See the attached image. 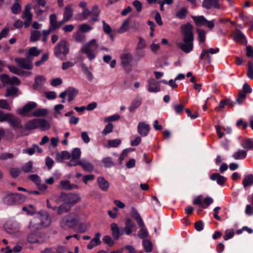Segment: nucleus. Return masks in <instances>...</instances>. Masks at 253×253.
<instances>
[{
  "instance_id": "44",
  "label": "nucleus",
  "mask_w": 253,
  "mask_h": 253,
  "mask_svg": "<svg viewBox=\"0 0 253 253\" xmlns=\"http://www.w3.org/2000/svg\"><path fill=\"white\" fill-rule=\"evenodd\" d=\"M41 36V34L40 31L36 30L33 31L30 36V41L31 42H36L40 39V38Z\"/></svg>"
},
{
  "instance_id": "49",
  "label": "nucleus",
  "mask_w": 253,
  "mask_h": 253,
  "mask_svg": "<svg viewBox=\"0 0 253 253\" xmlns=\"http://www.w3.org/2000/svg\"><path fill=\"white\" fill-rule=\"evenodd\" d=\"M114 126L112 123H109L106 125L105 128L103 130L102 133L104 135H106L108 133H111L113 131Z\"/></svg>"
},
{
  "instance_id": "27",
  "label": "nucleus",
  "mask_w": 253,
  "mask_h": 253,
  "mask_svg": "<svg viewBox=\"0 0 253 253\" xmlns=\"http://www.w3.org/2000/svg\"><path fill=\"white\" fill-rule=\"evenodd\" d=\"M99 187L103 191H107L109 187V183L103 177H99L97 180Z\"/></svg>"
},
{
  "instance_id": "39",
  "label": "nucleus",
  "mask_w": 253,
  "mask_h": 253,
  "mask_svg": "<svg viewBox=\"0 0 253 253\" xmlns=\"http://www.w3.org/2000/svg\"><path fill=\"white\" fill-rule=\"evenodd\" d=\"M242 146L247 150L253 149V141L250 138L245 139L242 143Z\"/></svg>"
},
{
  "instance_id": "33",
  "label": "nucleus",
  "mask_w": 253,
  "mask_h": 253,
  "mask_svg": "<svg viewBox=\"0 0 253 253\" xmlns=\"http://www.w3.org/2000/svg\"><path fill=\"white\" fill-rule=\"evenodd\" d=\"M41 53V50H38L36 46L29 48L28 52L25 55L26 58L32 59L31 57H37Z\"/></svg>"
},
{
  "instance_id": "57",
  "label": "nucleus",
  "mask_w": 253,
  "mask_h": 253,
  "mask_svg": "<svg viewBox=\"0 0 253 253\" xmlns=\"http://www.w3.org/2000/svg\"><path fill=\"white\" fill-rule=\"evenodd\" d=\"M103 24V30L105 33L108 35H110L112 33V28L110 25L107 24L104 20L102 21Z\"/></svg>"
},
{
  "instance_id": "62",
  "label": "nucleus",
  "mask_w": 253,
  "mask_h": 253,
  "mask_svg": "<svg viewBox=\"0 0 253 253\" xmlns=\"http://www.w3.org/2000/svg\"><path fill=\"white\" fill-rule=\"evenodd\" d=\"M66 199V193L61 192L60 195L56 196L55 201L56 203L59 204L64 202L65 203Z\"/></svg>"
},
{
  "instance_id": "1",
  "label": "nucleus",
  "mask_w": 253,
  "mask_h": 253,
  "mask_svg": "<svg viewBox=\"0 0 253 253\" xmlns=\"http://www.w3.org/2000/svg\"><path fill=\"white\" fill-rule=\"evenodd\" d=\"M193 29V25L190 23H187L181 26V33L183 36L184 43H179L178 46L186 53L190 52L193 49L194 40Z\"/></svg>"
},
{
  "instance_id": "23",
  "label": "nucleus",
  "mask_w": 253,
  "mask_h": 253,
  "mask_svg": "<svg viewBox=\"0 0 253 253\" xmlns=\"http://www.w3.org/2000/svg\"><path fill=\"white\" fill-rule=\"evenodd\" d=\"M211 180H216L219 185H223L226 181V178L218 173H212L210 176Z\"/></svg>"
},
{
  "instance_id": "31",
  "label": "nucleus",
  "mask_w": 253,
  "mask_h": 253,
  "mask_svg": "<svg viewBox=\"0 0 253 253\" xmlns=\"http://www.w3.org/2000/svg\"><path fill=\"white\" fill-rule=\"evenodd\" d=\"M38 128L42 131L48 130L50 128L49 123L44 119H38Z\"/></svg>"
},
{
  "instance_id": "38",
  "label": "nucleus",
  "mask_w": 253,
  "mask_h": 253,
  "mask_svg": "<svg viewBox=\"0 0 253 253\" xmlns=\"http://www.w3.org/2000/svg\"><path fill=\"white\" fill-rule=\"evenodd\" d=\"M142 245L146 253H150L152 252L153 244L150 240L144 239L142 241Z\"/></svg>"
},
{
  "instance_id": "56",
  "label": "nucleus",
  "mask_w": 253,
  "mask_h": 253,
  "mask_svg": "<svg viewBox=\"0 0 253 253\" xmlns=\"http://www.w3.org/2000/svg\"><path fill=\"white\" fill-rule=\"evenodd\" d=\"M103 242L108 245L109 247L113 246L115 242L112 240V238L109 235H105L102 239Z\"/></svg>"
},
{
  "instance_id": "6",
  "label": "nucleus",
  "mask_w": 253,
  "mask_h": 253,
  "mask_svg": "<svg viewBox=\"0 0 253 253\" xmlns=\"http://www.w3.org/2000/svg\"><path fill=\"white\" fill-rule=\"evenodd\" d=\"M26 200V197L19 193H10L6 195L3 198V203L7 205L20 204Z\"/></svg>"
},
{
  "instance_id": "13",
  "label": "nucleus",
  "mask_w": 253,
  "mask_h": 253,
  "mask_svg": "<svg viewBox=\"0 0 253 253\" xmlns=\"http://www.w3.org/2000/svg\"><path fill=\"white\" fill-rule=\"evenodd\" d=\"M57 16L55 13L49 15V23L54 30L59 29L65 22L68 21L64 20L63 18L62 20L57 22Z\"/></svg>"
},
{
  "instance_id": "64",
  "label": "nucleus",
  "mask_w": 253,
  "mask_h": 253,
  "mask_svg": "<svg viewBox=\"0 0 253 253\" xmlns=\"http://www.w3.org/2000/svg\"><path fill=\"white\" fill-rule=\"evenodd\" d=\"M91 15L90 10H88L87 8L83 9L82 12L81 13V19L82 20H86L87 19L88 17Z\"/></svg>"
},
{
  "instance_id": "37",
  "label": "nucleus",
  "mask_w": 253,
  "mask_h": 253,
  "mask_svg": "<svg viewBox=\"0 0 253 253\" xmlns=\"http://www.w3.org/2000/svg\"><path fill=\"white\" fill-rule=\"evenodd\" d=\"M48 114V111L46 109L40 108L33 112L32 115L34 117H45Z\"/></svg>"
},
{
  "instance_id": "59",
  "label": "nucleus",
  "mask_w": 253,
  "mask_h": 253,
  "mask_svg": "<svg viewBox=\"0 0 253 253\" xmlns=\"http://www.w3.org/2000/svg\"><path fill=\"white\" fill-rule=\"evenodd\" d=\"M92 29V27L89 25L84 23L79 26V30L83 33H86Z\"/></svg>"
},
{
  "instance_id": "4",
  "label": "nucleus",
  "mask_w": 253,
  "mask_h": 253,
  "mask_svg": "<svg viewBox=\"0 0 253 253\" xmlns=\"http://www.w3.org/2000/svg\"><path fill=\"white\" fill-rule=\"evenodd\" d=\"M69 43L66 40H61L53 48L54 55L61 60H64V57L69 53Z\"/></svg>"
},
{
  "instance_id": "54",
  "label": "nucleus",
  "mask_w": 253,
  "mask_h": 253,
  "mask_svg": "<svg viewBox=\"0 0 253 253\" xmlns=\"http://www.w3.org/2000/svg\"><path fill=\"white\" fill-rule=\"evenodd\" d=\"M234 235V231L233 229H227L225 232V235L223 236L224 240L227 241L231 239Z\"/></svg>"
},
{
  "instance_id": "12",
  "label": "nucleus",
  "mask_w": 253,
  "mask_h": 253,
  "mask_svg": "<svg viewBox=\"0 0 253 253\" xmlns=\"http://www.w3.org/2000/svg\"><path fill=\"white\" fill-rule=\"evenodd\" d=\"M6 122L8 123L13 129H22L23 126L21 120L11 114V116L8 117Z\"/></svg>"
},
{
  "instance_id": "5",
  "label": "nucleus",
  "mask_w": 253,
  "mask_h": 253,
  "mask_svg": "<svg viewBox=\"0 0 253 253\" xmlns=\"http://www.w3.org/2000/svg\"><path fill=\"white\" fill-rule=\"evenodd\" d=\"M79 221V217L77 214L70 213L62 218L60 221V226L65 229L74 228L78 225Z\"/></svg>"
},
{
  "instance_id": "58",
  "label": "nucleus",
  "mask_w": 253,
  "mask_h": 253,
  "mask_svg": "<svg viewBox=\"0 0 253 253\" xmlns=\"http://www.w3.org/2000/svg\"><path fill=\"white\" fill-rule=\"evenodd\" d=\"M0 108L6 110H11V107L7 101L4 99H0Z\"/></svg>"
},
{
  "instance_id": "14",
  "label": "nucleus",
  "mask_w": 253,
  "mask_h": 253,
  "mask_svg": "<svg viewBox=\"0 0 253 253\" xmlns=\"http://www.w3.org/2000/svg\"><path fill=\"white\" fill-rule=\"evenodd\" d=\"M142 101L143 99L141 97L139 96H136L133 99L128 107L129 111L132 113H134L136 110L141 105Z\"/></svg>"
},
{
  "instance_id": "52",
  "label": "nucleus",
  "mask_w": 253,
  "mask_h": 253,
  "mask_svg": "<svg viewBox=\"0 0 253 253\" xmlns=\"http://www.w3.org/2000/svg\"><path fill=\"white\" fill-rule=\"evenodd\" d=\"M184 106L182 104L175 105L173 107V110L176 114L180 115L184 110Z\"/></svg>"
},
{
  "instance_id": "28",
  "label": "nucleus",
  "mask_w": 253,
  "mask_h": 253,
  "mask_svg": "<svg viewBox=\"0 0 253 253\" xmlns=\"http://www.w3.org/2000/svg\"><path fill=\"white\" fill-rule=\"evenodd\" d=\"M79 166H81L84 170L87 172H91L94 169L93 165L86 160H83L79 161Z\"/></svg>"
},
{
  "instance_id": "22",
  "label": "nucleus",
  "mask_w": 253,
  "mask_h": 253,
  "mask_svg": "<svg viewBox=\"0 0 253 253\" xmlns=\"http://www.w3.org/2000/svg\"><path fill=\"white\" fill-rule=\"evenodd\" d=\"M61 188L66 190H71L72 189H77L79 186L75 184H71L69 180H61L60 181Z\"/></svg>"
},
{
  "instance_id": "3",
  "label": "nucleus",
  "mask_w": 253,
  "mask_h": 253,
  "mask_svg": "<svg viewBox=\"0 0 253 253\" xmlns=\"http://www.w3.org/2000/svg\"><path fill=\"white\" fill-rule=\"evenodd\" d=\"M51 223V219L49 213L46 211H40L37 216L30 221L29 227L31 231L41 230L49 226Z\"/></svg>"
},
{
  "instance_id": "50",
  "label": "nucleus",
  "mask_w": 253,
  "mask_h": 253,
  "mask_svg": "<svg viewBox=\"0 0 253 253\" xmlns=\"http://www.w3.org/2000/svg\"><path fill=\"white\" fill-rule=\"evenodd\" d=\"M121 143L120 139H111L108 141V145L110 147H117Z\"/></svg>"
},
{
  "instance_id": "53",
  "label": "nucleus",
  "mask_w": 253,
  "mask_h": 253,
  "mask_svg": "<svg viewBox=\"0 0 253 253\" xmlns=\"http://www.w3.org/2000/svg\"><path fill=\"white\" fill-rule=\"evenodd\" d=\"M10 116H11V113H5L2 110L0 109V123L6 122L8 117Z\"/></svg>"
},
{
  "instance_id": "21",
  "label": "nucleus",
  "mask_w": 253,
  "mask_h": 253,
  "mask_svg": "<svg viewBox=\"0 0 253 253\" xmlns=\"http://www.w3.org/2000/svg\"><path fill=\"white\" fill-rule=\"evenodd\" d=\"M235 104L236 102L232 101L230 99H222L220 101L218 106L215 108V110L216 111H220L226 105L232 108Z\"/></svg>"
},
{
  "instance_id": "60",
  "label": "nucleus",
  "mask_w": 253,
  "mask_h": 253,
  "mask_svg": "<svg viewBox=\"0 0 253 253\" xmlns=\"http://www.w3.org/2000/svg\"><path fill=\"white\" fill-rule=\"evenodd\" d=\"M28 178L35 183L36 185L41 182V179L38 174H31L28 176Z\"/></svg>"
},
{
  "instance_id": "18",
  "label": "nucleus",
  "mask_w": 253,
  "mask_h": 253,
  "mask_svg": "<svg viewBox=\"0 0 253 253\" xmlns=\"http://www.w3.org/2000/svg\"><path fill=\"white\" fill-rule=\"evenodd\" d=\"M148 84H149L148 87V91L150 92H157L160 90L159 83L154 78L149 79Z\"/></svg>"
},
{
  "instance_id": "46",
  "label": "nucleus",
  "mask_w": 253,
  "mask_h": 253,
  "mask_svg": "<svg viewBox=\"0 0 253 253\" xmlns=\"http://www.w3.org/2000/svg\"><path fill=\"white\" fill-rule=\"evenodd\" d=\"M81 156V151L79 148H75L72 151L71 154V158L73 159H79Z\"/></svg>"
},
{
  "instance_id": "15",
  "label": "nucleus",
  "mask_w": 253,
  "mask_h": 253,
  "mask_svg": "<svg viewBox=\"0 0 253 253\" xmlns=\"http://www.w3.org/2000/svg\"><path fill=\"white\" fill-rule=\"evenodd\" d=\"M150 130V126L149 125L144 122H140L137 126L138 133L142 136H146Z\"/></svg>"
},
{
  "instance_id": "10",
  "label": "nucleus",
  "mask_w": 253,
  "mask_h": 253,
  "mask_svg": "<svg viewBox=\"0 0 253 253\" xmlns=\"http://www.w3.org/2000/svg\"><path fill=\"white\" fill-rule=\"evenodd\" d=\"M213 199L210 197H206L203 201L201 196H197L193 201L194 205H198L203 209H207L213 203Z\"/></svg>"
},
{
  "instance_id": "25",
  "label": "nucleus",
  "mask_w": 253,
  "mask_h": 253,
  "mask_svg": "<svg viewBox=\"0 0 253 253\" xmlns=\"http://www.w3.org/2000/svg\"><path fill=\"white\" fill-rule=\"evenodd\" d=\"M91 14L92 17L89 20V22H96L99 20L98 17L100 14V11L99 10V6L97 5H95L92 7Z\"/></svg>"
},
{
  "instance_id": "2",
  "label": "nucleus",
  "mask_w": 253,
  "mask_h": 253,
  "mask_svg": "<svg viewBox=\"0 0 253 253\" xmlns=\"http://www.w3.org/2000/svg\"><path fill=\"white\" fill-rule=\"evenodd\" d=\"M125 224V226L124 228H120L116 223H112L111 224V230L112 233V237L114 240H117L124 233L127 235H130L133 229L136 227L134 222L130 218H126V219Z\"/></svg>"
},
{
  "instance_id": "7",
  "label": "nucleus",
  "mask_w": 253,
  "mask_h": 253,
  "mask_svg": "<svg viewBox=\"0 0 253 253\" xmlns=\"http://www.w3.org/2000/svg\"><path fill=\"white\" fill-rule=\"evenodd\" d=\"M97 46L96 41L92 39L81 49V52L85 53L89 60H92L95 58V55L91 48L94 47L96 48Z\"/></svg>"
},
{
  "instance_id": "30",
  "label": "nucleus",
  "mask_w": 253,
  "mask_h": 253,
  "mask_svg": "<svg viewBox=\"0 0 253 253\" xmlns=\"http://www.w3.org/2000/svg\"><path fill=\"white\" fill-rule=\"evenodd\" d=\"M192 18L194 20L195 24L199 27L206 26V22H208V20H207L203 15L198 16H192Z\"/></svg>"
},
{
  "instance_id": "34",
  "label": "nucleus",
  "mask_w": 253,
  "mask_h": 253,
  "mask_svg": "<svg viewBox=\"0 0 253 253\" xmlns=\"http://www.w3.org/2000/svg\"><path fill=\"white\" fill-rule=\"evenodd\" d=\"M71 207V205H69L67 203H63L59 207H58L57 214L58 215H60L63 212H68L70 211Z\"/></svg>"
},
{
  "instance_id": "29",
  "label": "nucleus",
  "mask_w": 253,
  "mask_h": 253,
  "mask_svg": "<svg viewBox=\"0 0 253 253\" xmlns=\"http://www.w3.org/2000/svg\"><path fill=\"white\" fill-rule=\"evenodd\" d=\"M73 11L72 5L71 4L67 5L65 7V11L63 14L64 20L69 21L73 16Z\"/></svg>"
},
{
  "instance_id": "35",
  "label": "nucleus",
  "mask_w": 253,
  "mask_h": 253,
  "mask_svg": "<svg viewBox=\"0 0 253 253\" xmlns=\"http://www.w3.org/2000/svg\"><path fill=\"white\" fill-rule=\"evenodd\" d=\"M243 185L244 188L253 185V175L252 174L245 175L243 180Z\"/></svg>"
},
{
  "instance_id": "11",
  "label": "nucleus",
  "mask_w": 253,
  "mask_h": 253,
  "mask_svg": "<svg viewBox=\"0 0 253 253\" xmlns=\"http://www.w3.org/2000/svg\"><path fill=\"white\" fill-rule=\"evenodd\" d=\"M121 64L124 69L127 72H129L131 69L130 63L132 61L133 57L131 53H126L123 54L121 57Z\"/></svg>"
},
{
  "instance_id": "8",
  "label": "nucleus",
  "mask_w": 253,
  "mask_h": 253,
  "mask_svg": "<svg viewBox=\"0 0 253 253\" xmlns=\"http://www.w3.org/2000/svg\"><path fill=\"white\" fill-rule=\"evenodd\" d=\"M46 240V236L44 234L41 233H32L28 235L27 241L30 243L42 244Z\"/></svg>"
},
{
  "instance_id": "9",
  "label": "nucleus",
  "mask_w": 253,
  "mask_h": 253,
  "mask_svg": "<svg viewBox=\"0 0 253 253\" xmlns=\"http://www.w3.org/2000/svg\"><path fill=\"white\" fill-rule=\"evenodd\" d=\"M32 61V59H29L26 57L25 58L17 57L15 58V61L20 68L30 70L33 68Z\"/></svg>"
},
{
  "instance_id": "42",
  "label": "nucleus",
  "mask_w": 253,
  "mask_h": 253,
  "mask_svg": "<svg viewBox=\"0 0 253 253\" xmlns=\"http://www.w3.org/2000/svg\"><path fill=\"white\" fill-rule=\"evenodd\" d=\"M33 164V163L32 161H30L28 162L22 167V170L25 173L33 172L32 170Z\"/></svg>"
},
{
  "instance_id": "51",
  "label": "nucleus",
  "mask_w": 253,
  "mask_h": 253,
  "mask_svg": "<svg viewBox=\"0 0 253 253\" xmlns=\"http://www.w3.org/2000/svg\"><path fill=\"white\" fill-rule=\"evenodd\" d=\"M247 76L249 78L253 80V63L249 61L248 63Z\"/></svg>"
},
{
  "instance_id": "26",
  "label": "nucleus",
  "mask_w": 253,
  "mask_h": 253,
  "mask_svg": "<svg viewBox=\"0 0 253 253\" xmlns=\"http://www.w3.org/2000/svg\"><path fill=\"white\" fill-rule=\"evenodd\" d=\"M234 40L236 42H241L244 45L247 44V40L245 35L239 29L235 31Z\"/></svg>"
},
{
  "instance_id": "32",
  "label": "nucleus",
  "mask_w": 253,
  "mask_h": 253,
  "mask_svg": "<svg viewBox=\"0 0 253 253\" xmlns=\"http://www.w3.org/2000/svg\"><path fill=\"white\" fill-rule=\"evenodd\" d=\"M68 98V100L69 102L73 101L78 94V90L73 87H68L67 88Z\"/></svg>"
},
{
  "instance_id": "63",
  "label": "nucleus",
  "mask_w": 253,
  "mask_h": 253,
  "mask_svg": "<svg viewBox=\"0 0 253 253\" xmlns=\"http://www.w3.org/2000/svg\"><path fill=\"white\" fill-rule=\"evenodd\" d=\"M7 67L11 73L18 75H20V70L15 66L7 65Z\"/></svg>"
},
{
  "instance_id": "40",
  "label": "nucleus",
  "mask_w": 253,
  "mask_h": 253,
  "mask_svg": "<svg viewBox=\"0 0 253 253\" xmlns=\"http://www.w3.org/2000/svg\"><path fill=\"white\" fill-rule=\"evenodd\" d=\"M196 31L198 34L199 42L205 43L206 41V32L204 30L200 29H197Z\"/></svg>"
},
{
  "instance_id": "24",
  "label": "nucleus",
  "mask_w": 253,
  "mask_h": 253,
  "mask_svg": "<svg viewBox=\"0 0 253 253\" xmlns=\"http://www.w3.org/2000/svg\"><path fill=\"white\" fill-rule=\"evenodd\" d=\"M37 106V104L35 102H29L26 104L20 110L19 113L21 115L25 114L35 109Z\"/></svg>"
},
{
  "instance_id": "47",
  "label": "nucleus",
  "mask_w": 253,
  "mask_h": 253,
  "mask_svg": "<svg viewBox=\"0 0 253 253\" xmlns=\"http://www.w3.org/2000/svg\"><path fill=\"white\" fill-rule=\"evenodd\" d=\"M144 227L145 226L143 227H140L141 229L138 233V237L141 239H143V240L145 239V238H146L149 235L148 230Z\"/></svg>"
},
{
  "instance_id": "45",
  "label": "nucleus",
  "mask_w": 253,
  "mask_h": 253,
  "mask_svg": "<svg viewBox=\"0 0 253 253\" xmlns=\"http://www.w3.org/2000/svg\"><path fill=\"white\" fill-rule=\"evenodd\" d=\"M18 92V88L14 87L11 86L7 88L6 90V93L5 94V97H8L12 95H15Z\"/></svg>"
},
{
  "instance_id": "16",
  "label": "nucleus",
  "mask_w": 253,
  "mask_h": 253,
  "mask_svg": "<svg viewBox=\"0 0 253 253\" xmlns=\"http://www.w3.org/2000/svg\"><path fill=\"white\" fill-rule=\"evenodd\" d=\"M202 6L207 9L212 7L219 9L220 8L219 0H204Z\"/></svg>"
},
{
  "instance_id": "43",
  "label": "nucleus",
  "mask_w": 253,
  "mask_h": 253,
  "mask_svg": "<svg viewBox=\"0 0 253 253\" xmlns=\"http://www.w3.org/2000/svg\"><path fill=\"white\" fill-rule=\"evenodd\" d=\"M102 162L103 163L104 167L107 168H111L115 165L112 158L109 157L103 158Z\"/></svg>"
},
{
  "instance_id": "41",
  "label": "nucleus",
  "mask_w": 253,
  "mask_h": 253,
  "mask_svg": "<svg viewBox=\"0 0 253 253\" xmlns=\"http://www.w3.org/2000/svg\"><path fill=\"white\" fill-rule=\"evenodd\" d=\"M130 18H128L126 19L123 23L122 26L118 30V32L120 33H123L128 30V26L130 23Z\"/></svg>"
},
{
  "instance_id": "61",
  "label": "nucleus",
  "mask_w": 253,
  "mask_h": 253,
  "mask_svg": "<svg viewBox=\"0 0 253 253\" xmlns=\"http://www.w3.org/2000/svg\"><path fill=\"white\" fill-rule=\"evenodd\" d=\"M120 118V116L118 114H115L110 116H109L108 117L105 118L104 119V122H113L119 120V119Z\"/></svg>"
},
{
  "instance_id": "19",
  "label": "nucleus",
  "mask_w": 253,
  "mask_h": 253,
  "mask_svg": "<svg viewBox=\"0 0 253 253\" xmlns=\"http://www.w3.org/2000/svg\"><path fill=\"white\" fill-rule=\"evenodd\" d=\"M38 119H34L27 122L25 124L24 127L23 128L21 133L24 134V132L25 130H29L38 128Z\"/></svg>"
},
{
  "instance_id": "48",
  "label": "nucleus",
  "mask_w": 253,
  "mask_h": 253,
  "mask_svg": "<svg viewBox=\"0 0 253 253\" xmlns=\"http://www.w3.org/2000/svg\"><path fill=\"white\" fill-rule=\"evenodd\" d=\"M188 12L187 9L185 7H183L176 13V17L180 19L185 18Z\"/></svg>"
},
{
  "instance_id": "36",
  "label": "nucleus",
  "mask_w": 253,
  "mask_h": 253,
  "mask_svg": "<svg viewBox=\"0 0 253 253\" xmlns=\"http://www.w3.org/2000/svg\"><path fill=\"white\" fill-rule=\"evenodd\" d=\"M246 156L247 151L241 149H239L237 152H235L232 155L233 158L235 160L244 159Z\"/></svg>"
},
{
  "instance_id": "55",
  "label": "nucleus",
  "mask_w": 253,
  "mask_h": 253,
  "mask_svg": "<svg viewBox=\"0 0 253 253\" xmlns=\"http://www.w3.org/2000/svg\"><path fill=\"white\" fill-rule=\"evenodd\" d=\"M11 12L14 14H18L21 10V7L18 3H14L11 7Z\"/></svg>"
},
{
  "instance_id": "17",
  "label": "nucleus",
  "mask_w": 253,
  "mask_h": 253,
  "mask_svg": "<svg viewBox=\"0 0 253 253\" xmlns=\"http://www.w3.org/2000/svg\"><path fill=\"white\" fill-rule=\"evenodd\" d=\"M80 198L78 195L73 193H66L65 202L71 206H73L80 201Z\"/></svg>"
},
{
  "instance_id": "20",
  "label": "nucleus",
  "mask_w": 253,
  "mask_h": 253,
  "mask_svg": "<svg viewBox=\"0 0 253 253\" xmlns=\"http://www.w3.org/2000/svg\"><path fill=\"white\" fill-rule=\"evenodd\" d=\"M131 216L136 221L139 227H143L145 226L143 221L137 211L134 208H132L131 210Z\"/></svg>"
}]
</instances>
